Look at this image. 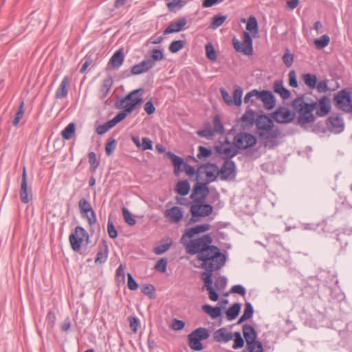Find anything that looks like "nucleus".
<instances>
[{
    "label": "nucleus",
    "mask_w": 352,
    "mask_h": 352,
    "mask_svg": "<svg viewBox=\"0 0 352 352\" xmlns=\"http://www.w3.org/2000/svg\"><path fill=\"white\" fill-rule=\"evenodd\" d=\"M212 243V237L207 234L190 240L186 245V252L196 254L197 258L201 261L199 267L204 271L201 272V277L213 276L214 271L220 270L226 262V255Z\"/></svg>",
    "instance_id": "1"
},
{
    "label": "nucleus",
    "mask_w": 352,
    "mask_h": 352,
    "mask_svg": "<svg viewBox=\"0 0 352 352\" xmlns=\"http://www.w3.org/2000/svg\"><path fill=\"white\" fill-rule=\"evenodd\" d=\"M208 184L205 182H199L194 184L190 198L192 204L190 207L191 217L187 225H190L200 221L201 217H208L213 212V207L206 204V199L210 192Z\"/></svg>",
    "instance_id": "2"
},
{
    "label": "nucleus",
    "mask_w": 352,
    "mask_h": 352,
    "mask_svg": "<svg viewBox=\"0 0 352 352\" xmlns=\"http://www.w3.org/2000/svg\"><path fill=\"white\" fill-rule=\"evenodd\" d=\"M257 140L254 135L247 132H240L234 135L233 145L223 147L221 143L214 145V148L223 161L232 160L239 150L247 149L256 145Z\"/></svg>",
    "instance_id": "3"
},
{
    "label": "nucleus",
    "mask_w": 352,
    "mask_h": 352,
    "mask_svg": "<svg viewBox=\"0 0 352 352\" xmlns=\"http://www.w3.org/2000/svg\"><path fill=\"white\" fill-rule=\"evenodd\" d=\"M242 23H246V30L243 32V41H239L235 37L232 38V45L234 49L238 52L243 53L245 55H252L253 53V40L250 34H252L254 38L258 37V24L256 18L250 15L246 20L245 18L241 19Z\"/></svg>",
    "instance_id": "4"
},
{
    "label": "nucleus",
    "mask_w": 352,
    "mask_h": 352,
    "mask_svg": "<svg viewBox=\"0 0 352 352\" xmlns=\"http://www.w3.org/2000/svg\"><path fill=\"white\" fill-rule=\"evenodd\" d=\"M143 91L144 89L142 88L133 90L124 98H121L120 101L116 102V107L118 109H123V110L118 112L116 116L111 120L114 126L123 120L128 114L132 113L136 107L143 102V98L141 97Z\"/></svg>",
    "instance_id": "5"
},
{
    "label": "nucleus",
    "mask_w": 352,
    "mask_h": 352,
    "mask_svg": "<svg viewBox=\"0 0 352 352\" xmlns=\"http://www.w3.org/2000/svg\"><path fill=\"white\" fill-rule=\"evenodd\" d=\"M243 335L246 342L245 352H264L262 342L257 340V333L253 326L249 324L243 325Z\"/></svg>",
    "instance_id": "6"
},
{
    "label": "nucleus",
    "mask_w": 352,
    "mask_h": 352,
    "mask_svg": "<svg viewBox=\"0 0 352 352\" xmlns=\"http://www.w3.org/2000/svg\"><path fill=\"white\" fill-rule=\"evenodd\" d=\"M333 102L338 110L352 113V87L344 88L333 96Z\"/></svg>",
    "instance_id": "7"
},
{
    "label": "nucleus",
    "mask_w": 352,
    "mask_h": 352,
    "mask_svg": "<svg viewBox=\"0 0 352 352\" xmlns=\"http://www.w3.org/2000/svg\"><path fill=\"white\" fill-rule=\"evenodd\" d=\"M210 337V331L205 327H198L187 336L188 346L195 351H201L204 349L201 341Z\"/></svg>",
    "instance_id": "8"
},
{
    "label": "nucleus",
    "mask_w": 352,
    "mask_h": 352,
    "mask_svg": "<svg viewBox=\"0 0 352 352\" xmlns=\"http://www.w3.org/2000/svg\"><path fill=\"white\" fill-rule=\"evenodd\" d=\"M69 241L72 250L78 252L84 241L86 245L89 243V235L84 228L78 226L69 234Z\"/></svg>",
    "instance_id": "9"
},
{
    "label": "nucleus",
    "mask_w": 352,
    "mask_h": 352,
    "mask_svg": "<svg viewBox=\"0 0 352 352\" xmlns=\"http://www.w3.org/2000/svg\"><path fill=\"white\" fill-rule=\"evenodd\" d=\"M203 174H205L206 177L204 182L210 184L216 181L219 175L220 176V171L215 163L206 162L198 167L197 170V180H199Z\"/></svg>",
    "instance_id": "10"
},
{
    "label": "nucleus",
    "mask_w": 352,
    "mask_h": 352,
    "mask_svg": "<svg viewBox=\"0 0 352 352\" xmlns=\"http://www.w3.org/2000/svg\"><path fill=\"white\" fill-rule=\"evenodd\" d=\"M79 209L81 216L87 219L89 226H93L96 223V216L93 210L91 204L85 198H81L78 202Z\"/></svg>",
    "instance_id": "11"
},
{
    "label": "nucleus",
    "mask_w": 352,
    "mask_h": 352,
    "mask_svg": "<svg viewBox=\"0 0 352 352\" xmlns=\"http://www.w3.org/2000/svg\"><path fill=\"white\" fill-rule=\"evenodd\" d=\"M220 179L224 181L234 180L236 176V164L232 160L224 161L219 168Z\"/></svg>",
    "instance_id": "12"
},
{
    "label": "nucleus",
    "mask_w": 352,
    "mask_h": 352,
    "mask_svg": "<svg viewBox=\"0 0 352 352\" xmlns=\"http://www.w3.org/2000/svg\"><path fill=\"white\" fill-rule=\"evenodd\" d=\"M271 117L278 123L286 124L294 120L295 113L287 107H280L271 114Z\"/></svg>",
    "instance_id": "13"
},
{
    "label": "nucleus",
    "mask_w": 352,
    "mask_h": 352,
    "mask_svg": "<svg viewBox=\"0 0 352 352\" xmlns=\"http://www.w3.org/2000/svg\"><path fill=\"white\" fill-rule=\"evenodd\" d=\"M329 130L335 133H340L344 129L343 118L338 113H333L325 121Z\"/></svg>",
    "instance_id": "14"
},
{
    "label": "nucleus",
    "mask_w": 352,
    "mask_h": 352,
    "mask_svg": "<svg viewBox=\"0 0 352 352\" xmlns=\"http://www.w3.org/2000/svg\"><path fill=\"white\" fill-rule=\"evenodd\" d=\"M318 108V101H312L311 103L306 102L305 113L298 117L297 122L300 126H304L307 124L313 122L316 120L313 111Z\"/></svg>",
    "instance_id": "15"
},
{
    "label": "nucleus",
    "mask_w": 352,
    "mask_h": 352,
    "mask_svg": "<svg viewBox=\"0 0 352 352\" xmlns=\"http://www.w3.org/2000/svg\"><path fill=\"white\" fill-rule=\"evenodd\" d=\"M124 60V49L120 48L119 50H116L111 57L110 58L107 65V70L113 69H118L123 64Z\"/></svg>",
    "instance_id": "16"
},
{
    "label": "nucleus",
    "mask_w": 352,
    "mask_h": 352,
    "mask_svg": "<svg viewBox=\"0 0 352 352\" xmlns=\"http://www.w3.org/2000/svg\"><path fill=\"white\" fill-rule=\"evenodd\" d=\"M210 228V226L208 223L197 225L192 228H190L186 230L185 233L183 234V236L181 239V242L183 243V245H184L186 246V244L188 243L186 241V239H185L186 237H187L188 239H191L196 234H200L202 232H205L209 230Z\"/></svg>",
    "instance_id": "17"
},
{
    "label": "nucleus",
    "mask_w": 352,
    "mask_h": 352,
    "mask_svg": "<svg viewBox=\"0 0 352 352\" xmlns=\"http://www.w3.org/2000/svg\"><path fill=\"white\" fill-rule=\"evenodd\" d=\"M273 118L266 114L258 115L256 118V126L258 131H270L274 126Z\"/></svg>",
    "instance_id": "18"
},
{
    "label": "nucleus",
    "mask_w": 352,
    "mask_h": 352,
    "mask_svg": "<svg viewBox=\"0 0 352 352\" xmlns=\"http://www.w3.org/2000/svg\"><path fill=\"white\" fill-rule=\"evenodd\" d=\"M204 285L202 290L206 289L208 292V297L212 301L216 302L219 298V295L217 292L216 289L212 286L213 284V276L212 277H201Z\"/></svg>",
    "instance_id": "19"
},
{
    "label": "nucleus",
    "mask_w": 352,
    "mask_h": 352,
    "mask_svg": "<svg viewBox=\"0 0 352 352\" xmlns=\"http://www.w3.org/2000/svg\"><path fill=\"white\" fill-rule=\"evenodd\" d=\"M331 110V104L329 98L327 96H322L318 100V108L316 114L319 117H324L328 115Z\"/></svg>",
    "instance_id": "20"
},
{
    "label": "nucleus",
    "mask_w": 352,
    "mask_h": 352,
    "mask_svg": "<svg viewBox=\"0 0 352 352\" xmlns=\"http://www.w3.org/2000/svg\"><path fill=\"white\" fill-rule=\"evenodd\" d=\"M165 156L167 159L171 160L174 166L173 173L176 176H178L182 172V166H184L186 163L184 160L171 151L166 152Z\"/></svg>",
    "instance_id": "21"
},
{
    "label": "nucleus",
    "mask_w": 352,
    "mask_h": 352,
    "mask_svg": "<svg viewBox=\"0 0 352 352\" xmlns=\"http://www.w3.org/2000/svg\"><path fill=\"white\" fill-rule=\"evenodd\" d=\"M19 195L22 203L27 204L30 201L29 192L28 190V174L25 167H23V169Z\"/></svg>",
    "instance_id": "22"
},
{
    "label": "nucleus",
    "mask_w": 352,
    "mask_h": 352,
    "mask_svg": "<svg viewBox=\"0 0 352 352\" xmlns=\"http://www.w3.org/2000/svg\"><path fill=\"white\" fill-rule=\"evenodd\" d=\"M187 20L186 18L182 17L177 21L171 22L169 25L164 30L163 35H167L174 32H180L183 28L186 25Z\"/></svg>",
    "instance_id": "23"
},
{
    "label": "nucleus",
    "mask_w": 352,
    "mask_h": 352,
    "mask_svg": "<svg viewBox=\"0 0 352 352\" xmlns=\"http://www.w3.org/2000/svg\"><path fill=\"white\" fill-rule=\"evenodd\" d=\"M165 216L169 219L171 222L177 223L183 218V212L178 206H173L165 211Z\"/></svg>",
    "instance_id": "24"
},
{
    "label": "nucleus",
    "mask_w": 352,
    "mask_h": 352,
    "mask_svg": "<svg viewBox=\"0 0 352 352\" xmlns=\"http://www.w3.org/2000/svg\"><path fill=\"white\" fill-rule=\"evenodd\" d=\"M70 82V78L67 76H65L63 80L61 81L59 87L56 91L55 98L56 99L65 98L68 94L69 91V85Z\"/></svg>",
    "instance_id": "25"
},
{
    "label": "nucleus",
    "mask_w": 352,
    "mask_h": 352,
    "mask_svg": "<svg viewBox=\"0 0 352 352\" xmlns=\"http://www.w3.org/2000/svg\"><path fill=\"white\" fill-rule=\"evenodd\" d=\"M98 252L95 258L96 264H102L106 262L108 256V246L105 241H103L98 246Z\"/></svg>",
    "instance_id": "26"
},
{
    "label": "nucleus",
    "mask_w": 352,
    "mask_h": 352,
    "mask_svg": "<svg viewBox=\"0 0 352 352\" xmlns=\"http://www.w3.org/2000/svg\"><path fill=\"white\" fill-rule=\"evenodd\" d=\"M262 98L261 100L263 102L264 107L267 110H271L276 105V99L272 91L269 90H263Z\"/></svg>",
    "instance_id": "27"
},
{
    "label": "nucleus",
    "mask_w": 352,
    "mask_h": 352,
    "mask_svg": "<svg viewBox=\"0 0 352 352\" xmlns=\"http://www.w3.org/2000/svg\"><path fill=\"white\" fill-rule=\"evenodd\" d=\"M214 340L217 342H228L232 339V333L228 332L224 327L220 328L213 333Z\"/></svg>",
    "instance_id": "28"
},
{
    "label": "nucleus",
    "mask_w": 352,
    "mask_h": 352,
    "mask_svg": "<svg viewBox=\"0 0 352 352\" xmlns=\"http://www.w3.org/2000/svg\"><path fill=\"white\" fill-rule=\"evenodd\" d=\"M201 309L205 314L209 315L212 318L215 319L221 316L223 307H212L210 305L206 304L202 305Z\"/></svg>",
    "instance_id": "29"
},
{
    "label": "nucleus",
    "mask_w": 352,
    "mask_h": 352,
    "mask_svg": "<svg viewBox=\"0 0 352 352\" xmlns=\"http://www.w3.org/2000/svg\"><path fill=\"white\" fill-rule=\"evenodd\" d=\"M274 91L279 94L283 100L288 99L291 96V92L283 86V80H276L273 86Z\"/></svg>",
    "instance_id": "30"
},
{
    "label": "nucleus",
    "mask_w": 352,
    "mask_h": 352,
    "mask_svg": "<svg viewBox=\"0 0 352 352\" xmlns=\"http://www.w3.org/2000/svg\"><path fill=\"white\" fill-rule=\"evenodd\" d=\"M293 109L299 113L298 116L305 113L306 102L304 101V96L301 95L296 98L292 102Z\"/></svg>",
    "instance_id": "31"
},
{
    "label": "nucleus",
    "mask_w": 352,
    "mask_h": 352,
    "mask_svg": "<svg viewBox=\"0 0 352 352\" xmlns=\"http://www.w3.org/2000/svg\"><path fill=\"white\" fill-rule=\"evenodd\" d=\"M256 112L251 109H248L245 113L241 118V122L245 124V126H252L256 124V118H254Z\"/></svg>",
    "instance_id": "32"
},
{
    "label": "nucleus",
    "mask_w": 352,
    "mask_h": 352,
    "mask_svg": "<svg viewBox=\"0 0 352 352\" xmlns=\"http://www.w3.org/2000/svg\"><path fill=\"white\" fill-rule=\"evenodd\" d=\"M190 190V185L187 179L180 180L177 182L175 191L181 196L187 195Z\"/></svg>",
    "instance_id": "33"
},
{
    "label": "nucleus",
    "mask_w": 352,
    "mask_h": 352,
    "mask_svg": "<svg viewBox=\"0 0 352 352\" xmlns=\"http://www.w3.org/2000/svg\"><path fill=\"white\" fill-rule=\"evenodd\" d=\"M113 85V79L111 76H108L105 79L103 80L102 84L100 89V99L104 100L107 95L109 94V92L110 91L111 87Z\"/></svg>",
    "instance_id": "34"
},
{
    "label": "nucleus",
    "mask_w": 352,
    "mask_h": 352,
    "mask_svg": "<svg viewBox=\"0 0 352 352\" xmlns=\"http://www.w3.org/2000/svg\"><path fill=\"white\" fill-rule=\"evenodd\" d=\"M241 309V305L239 302L232 305L226 311V316L228 320L232 321L237 318Z\"/></svg>",
    "instance_id": "35"
},
{
    "label": "nucleus",
    "mask_w": 352,
    "mask_h": 352,
    "mask_svg": "<svg viewBox=\"0 0 352 352\" xmlns=\"http://www.w3.org/2000/svg\"><path fill=\"white\" fill-rule=\"evenodd\" d=\"M281 134L278 128H272L270 131H258V136L262 140H272L278 138Z\"/></svg>",
    "instance_id": "36"
},
{
    "label": "nucleus",
    "mask_w": 352,
    "mask_h": 352,
    "mask_svg": "<svg viewBox=\"0 0 352 352\" xmlns=\"http://www.w3.org/2000/svg\"><path fill=\"white\" fill-rule=\"evenodd\" d=\"M281 134L278 128H272L270 131H258V136L262 140H272L278 138Z\"/></svg>",
    "instance_id": "37"
},
{
    "label": "nucleus",
    "mask_w": 352,
    "mask_h": 352,
    "mask_svg": "<svg viewBox=\"0 0 352 352\" xmlns=\"http://www.w3.org/2000/svg\"><path fill=\"white\" fill-rule=\"evenodd\" d=\"M302 80L309 89H316L318 78L316 74L306 73L302 75Z\"/></svg>",
    "instance_id": "38"
},
{
    "label": "nucleus",
    "mask_w": 352,
    "mask_h": 352,
    "mask_svg": "<svg viewBox=\"0 0 352 352\" xmlns=\"http://www.w3.org/2000/svg\"><path fill=\"white\" fill-rule=\"evenodd\" d=\"M76 131V125L74 122L69 123L61 132L63 139L69 140L72 139Z\"/></svg>",
    "instance_id": "39"
},
{
    "label": "nucleus",
    "mask_w": 352,
    "mask_h": 352,
    "mask_svg": "<svg viewBox=\"0 0 352 352\" xmlns=\"http://www.w3.org/2000/svg\"><path fill=\"white\" fill-rule=\"evenodd\" d=\"M141 292L150 299L156 298L155 287L151 284H144L141 287Z\"/></svg>",
    "instance_id": "40"
},
{
    "label": "nucleus",
    "mask_w": 352,
    "mask_h": 352,
    "mask_svg": "<svg viewBox=\"0 0 352 352\" xmlns=\"http://www.w3.org/2000/svg\"><path fill=\"white\" fill-rule=\"evenodd\" d=\"M329 42L330 37L327 34H324L319 38L315 39L314 44L318 50H322L329 45Z\"/></svg>",
    "instance_id": "41"
},
{
    "label": "nucleus",
    "mask_w": 352,
    "mask_h": 352,
    "mask_svg": "<svg viewBox=\"0 0 352 352\" xmlns=\"http://www.w3.org/2000/svg\"><path fill=\"white\" fill-rule=\"evenodd\" d=\"M213 126H214V128H213L212 131H214V133H217L219 134L224 133L225 129H224L223 124L221 123V117L219 114H216L214 116Z\"/></svg>",
    "instance_id": "42"
},
{
    "label": "nucleus",
    "mask_w": 352,
    "mask_h": 352,
    "mask_svg": "<svg viewBox=\"0 0 352 352\" xmlns=\"http://www.w3.org/2000/svg\"><path fill=\"white\" fill-rule=\"evenodd\" d=\"M186 2L183 0H166V6L170 12H175L177 10L182 8Z\"/></svg>",
    "instance_id": "43"
},
{
    "label": "nucleus",
    "mask_w": 352,
    "mask_h": 352,
    "mask_svg": "<svg viewBox=\"0 0 352 352\" xmlns=\"http://www.w3.org/2000/svg\"><path fill=\"white\" fill-rule=\"evenodd\" d=\"M24 116V102L21 101L20 105L18 107L16 112L15 113L14 118L12 121L13 126H19L21 119Z\"/></svg>",
    "instance_id": "44"
},
{
    "label": "nucleus",
    "mask_w": 352,
    "mask_h": 352,
    "mask_svg": "<svg viewBox=\"0 0 352 352\" xmlns=\"http://www.w3.org/2000/svg\"><path fill=\"white\" fill-rule=\"evenodd\" d=\"M117 146V141L116 140L111 137L107 140V142L105 144V153L107 155L110 156L111 155L114 151L116 150Z\"/></svg>",
    "instance_id": "45"
},
{
    "label": "nucleus",
    "mask_w": 352,
    "mask_h": 352,
    "mask_svg": "<svg viewBox=\"0 0 352 352\" xmlns=\"http://www.w3.org/2000/svg\"><path fill=\"white\" fill-rule=\"evenodd\" d=\"M242 95H243V89H241V87L239 86H235L234 93H233V99H232L233 104H235L237 107H239L241 105Z\"/></svg>",
    "instance_id": "46"
},
{
    "label": "nucleus",
    "mask_w": 352,
    "mask_h": 352,
    "mask_svg": "<svg viewBox=\"0 0 352 352\" xmlns=\"http://www.w3.org/2000/svg\"><path fill=\"white\" fill-rule=\"evenodd\" d=\"M212 154V151L211 148H206L204 146H198V153L197 155V158L199 160H206L210 157Z\"/></svg>",
    "instance_id": "47"
},
{
    "label": "nucleus",
    "mask_w": 352,
    "mask_h": 352,
    "mask_svg": "<svg viewBox=\"0 0 352 352\" xmlns=\"http://www.w3.org/2000/svg\"><path fill=\"white\" fill-rule=\"evenodd\" d=\"M89 162L90 164V170L94 173L100 165V162L96 159V153L90 151L88 153Z\"/></svg>",
    "instance_id": "48"
},
{
    "label": "nucleus",
    "mask_w": 352,
    "mask_h": 352,
    "mask_svg": "<svg viewBox=\"0 0 352 352\" xmlns=\"http://www.w3.org/2000/svg\"><path fill=\"white\" fill-rule=\"evenodd\" d=\"M197 134L199 137H204V138H210L214 135V131H212V129L210 127V124L209 122H207L204 125V128L202 130H199L197 131Z\"/></svg>",
    "instance_id": "49"
},
{
    "label": "nucleus",
    "mask_w": 352,
    "mask_h": 352,
    "mask_svg": "<svg viewBox=\"0 0 352 352\" xmlns=\"http://www.w3.org/2000/svg\"><path fill=\"white\" fill-rule=\"evenodd\" d=\"M168 265V259L165 257L160 258L155 263L154 269L161 273L166 272Z\"/></svg>",
    "instance_id": "50"
},
{
    "label": "nucleus",
    "mask_w": 352,
    "mask_h": 352,
    "mask_svg": "<svg viewBox=\"0 0 352 352\" xmlns=\"http://www.w3.org/2000/svg\"><path fill=\"white\" fill-rule=\"evenodd\" d=\"M226 20V16L221 14L214 15L212 19L210 27L212 29H216L220 27Z\"/></svg>",
    "instance_id": "51"
},
{
    "label": "nucleus",
    "mask_w": 352,
    "mask_h": 352,
    "mask_svg": "<svg viewBox=\"0 0 352 352\" xmlns=\"http://www.w3.org/2000/svg\"><path fill=\"white\" fill-rule=\"evenodd\" d=\"M185 41L182 40L173 41L169 45L168 50L172 53H177L184 48Z\"/></svg>",
    "instance_id": "52"
},
{
    "label": "nucleus",
    "mask_w": 352,
    "mask_h": 352,
    "mask_svg": "<svg viewBox=\"0 0 352 352\" xmlns=\"http://www.w3.org/2000/svg\"><path fill=\"white\" fill-rule=\"evenodd\" d=\"M114 124H113V122L111 120H109L107 122H105L103 124L99 125L96 129V131L98 135H102L107 133L109 130H110L111 128H113Z\"/></svg>",
    "instance_id": "53"
},
{
    "label": "nucleus",
    "mask_w": 352,
    "mask_h": 352,
    "mask_svg": "<svg viewBox=\"0 0 352 352\" xmlns=\"http://www.w3.org/2000/svg\"><path fill=\"white\" fill-rule=\"evenodd\" d=\"M122 210L124 221L130 226H134L136 223V221L129 210L125 207H123Z\"/></svg>",
    "instance_id": "54"
},
{
    "label": "nucleus",
    "mask_w": 352,
    "mask_h": 352,
    "mask_svg": "<svg viewBox=\"0 0 352 352\" xmlns=\"http://www.w3.org/2000/svg\"><path fill=\"white\" fill-rule=\"evenodd\" d=\"M205 49L206 57L210 60H216L217 58V56L213 45L210 43H209L206 45Z\"/></svg>",
    "instance_id": "55"
},
{
    "label": "nucleus",
    "mask_w": 352,
    "mask_h": 352,
    "mask_svg": "<svg viewBox=\"0 0 352 352\" xmlns=\"http://www.w3.org/2000/svg\"><path fill=\"white\" fill-rule=\"evenodd\" d=\"M151 60H153V62L155 63L157 61H160L164 59V54L162 50H159L157 48H153L151 51Z\"/></svg>",
    "instance_id": "56"
},
{
    "label": "nucleus",
    "mask_w": 352,
    "mask_h": 352,
    "mask_svg": "<svg viewBox=\"0 0 352 352\" xmlns=\"http://www.w3.org/2000/svg\"><path fill=\"white\" fill-rule=\"evenodd\" d=\"M84 63L80 69V73L83 74L86 72L87 67L93 63L92 54H87L83 58Z\"/></svg>",
    "instance_id": "57"
},
{
    "label": "nucleus",
    "mask_w": 352,
    "mask_h": 352,
    "mask_svg": "<svg viewBox=\"0 0 352 352\" xmlns=\"http://www.w3.org/2000/svg\"><path fill=\"white\" fill-rule=\"evenodd\" d=\"M283 61L287 67H291L293 64L294 55L289 52L288 49H287L283 54Z\"/></svg>",
    "instance_id": "58"
},
{
    "label": "nucleus",
    "mask_w": 352,
    "mask_h": 352,
    "mask_svg": "<svg viewBox=\"0 0 352 352\" xmlns=\"http://www.w3.org/2000/svg\"><path fill=\"white\" fill-rule=\"evenodd\" d=\"M107 232L109 236L111 239H116L118 236V231L110 219L108 220L107 223Z\"/></svg>",
    "instance_id": "59"
},
{
    "label": "nucleus",
    "mask_w": 352,
    "mask_h": 352,
    "mask_svg": "<svg viewBox=\"0 0 352 352\" xmlns=\"http://www.w3.org/2000/svg\"><path fill=\"white\" fill-rule=\"evenodd\" d=\"M128 320L129 322L130 328L133 331V333H137L139 324H140V320L139 319L135 316H129Z\"/></svg>",
    "instance_id": "60"
},
{
    "label": "nucleus",
    "mask_w": 352,
    "mask_h": 352,
    "mask_svg": "<svg viewBox=\"0 0 352 352\" xmlns=\"http://www.w3.org/2000/svg\"><path fill=\"white\" fill-rule=\"evenodd\" d=\"M170 245H171V243L161 244V245H157V247L154 248L153 252L157 255L163 254L167 250H169Z\"/></svg>",
    "instance_id": "61"
},
{
    "label": "nucleus",
    "mask_w": 352,
    "mask_h": 352,
    "mask_svg": "<svg viewBox=\"0 0 352 352\" xmlns=\"http://www.w3.org/2000/svg\"><path fill=\"white\" fill-rule=\"evenodd\" d=\"M227 285V278L226 276H220L219 279L216 280L214 282V287L217 290L224 289Z\"/></svg>",
    "instance_id": "62"
},
{
    "label": "nucleus",
    "mask_w": 352,
    "mask_h": 352,
    "mask_svg": "<svg viewBox=\"0 0 352 352\" xmlns=\"http://www.w3.org/2000/svg\"><path fill=\"white\" fill-rule=\"evenodd\" d=\"M336 241L339 243L340 248H344L348 244V236L344 232L337 234Z\"/></svg>",
    "instance_id": "63"
},
{
    "label": "nucleus",
    "mask_w": 352,
    "mask_h": 352,
    "mask_svg": "<svg viewBox=\"0 0 352 352\" xmlns=\"http://www.w3.org/2000/svg\"><path fill=\"white\" fill-rule=\"evenodd\" d=\"M127 286L129 289L133 291L136 290L139 287L138 283L130 273L127 274Z\"/></svg>",
    "instance_id": "64"
}]
</instances>
